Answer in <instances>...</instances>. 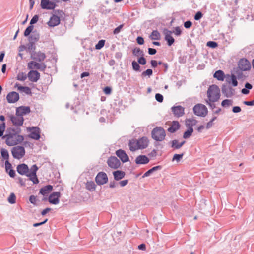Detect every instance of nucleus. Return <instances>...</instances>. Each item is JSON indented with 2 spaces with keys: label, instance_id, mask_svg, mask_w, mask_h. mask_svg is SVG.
I'll list each match as a JSON object with an SVG mask.
<instances>
[{
  "label": "nucleus",
  "instance_id": "obj_1",
  "mask_svg": "<svg viewBox=\"0 0 254 254\" xmlns=\"http://www.w3.org/2000/svg\"><path fill=\"white\" fill-rule=\"evenodd\" d=\"M21 128L19 127H10L7 128L6 134L3 136L5 138L6 144L12 146L21 143L24 140V136L19 135Z\"/></svg>",
  "mask_w": 254,
  "mask_h": 254
},
{
  "label": "nucleus",
  "instance_id": "obj_2",
  "mask_svg": "<svg viewBox=\"0 0 254 254\" xmlns=\"http://www.w3.org/2000/svg\"><path fill=\"white\" fill-rule=\"evenodd\" d=\"M207 96L209 101H217L220 97V91L218 86L216 85L210 86L207 90Z\"/></svg>",
  "mask_w": 254,
  "mask_h": 254
},
{
  "label": "nucleus",
  "instance_id": "obj_3",
  "mask_svg": "<svg viewBox=\"0 0 254 254\" xmlns=\"http://www.w3.org/2000/svg\"><path fill=\"white\" fill-rule=\"evenodd\" d=\"M152 137L156 141L163 140L166 136L165 130L161 127H156L151 132Z\"/></svg>",
  "mask_w": 254,
  "mask_h": 254
},
{
  "label": "nucleus",
  "instance_id": "obj_4",
  "mask_svg": "<svg viewBox=\"0 0 254 254\" xmlns=\"http://www.w3.org/2000/svg\"><path fill=\"white\" fill-rule=\"evenodd\" d=\"M193 110L196 115L200 117L206 116L208 112L206 107L201 104H198L195 105Z\"/></svg>",
  "mask_w": 254,
  "mask_h": 254
},
{
  "label": "nucleus",
  "instance_id": "obj_5",
  "mask_svg": "<svg viewBox=\"0 0 254 254\" xmlns=\"http://www.w3.org/2000/svg\"><path fill=\"white\" fill-rule=\"evenodd\" d=\"M11 153L14 158L19 159L24 156L25 149L23 146H15L12 148Z\"/></svg>",
  "mask_w": 254,
  "mask_h": 254
},
{
  "label": "nucleus",
  "instance_id": "obj_6",
  "mask_svg": "<svg viewBox=\"0 0 254 254\" xmlns=\"http://www.w3.org/2000/svg\"><path fill=\"white\" fill-rule=\"evenodd\" d=\"M38 169V167L36 164H34L29 169L28 175H27V177H29V180L31 181L34 184H38L39 182L36 175Z\"/></svg>",
  "mask_w": 254,
  "mask_h": 254
},
{
  "label": "nucleus",
  "instance_id": "obj_7",
  "mask_svg": "<svg viewBox=\"0 0 254 254\" xmlns=\"http://www.w3.org/2000/svg\"><path fill=\"white\" fill-rule=\"evenodd\" d=\"M221 90L222 94L227 98H231L235 94V90L228 85H223Z\"/></svg>",
  "mask_w": 254,
  "mask_h": 254
},
{
  "label": "nucleus",
  "instance_id": "obj_8",
  "mask_svg": "<svg viewBox=\"0 0 254 254\" xmlns=\"http://www.w3.org/2000/svg\"><path fill=\"white\" fill-rule=\"evenodd\" d=\"M95 181L98 185H103L108 181V178L106 173L99 172L95 177Z\"/></svg>",
  "mask_w": 254,
  "mask_h": 254
},
{
  "label": "nucleus",
  "instance_id": "obj_9",
  "mask_svg": "<svg viewBox=\"0 0 254 254\" xmlns=\"http://www.w3.org/2000/svg\"><path fill=\"white\" fill-rule=\"evenodd\" d=\"M28 68L31 69H36L44 71L46 68V65L44 63L40 64L35 61H30L28 63Z\"/></svg>",
  "mask_w": 254,
  "mask_h": 254
},
{
  "label": "nucleus",
  "instance_id": "obj_10",
  "mask_svg": "<svg viewBox=\"0 0 254 254\" xmlns=\"http://www.w3.org/2000/svg\"><path fill=\"white\" fill-rule=\"evenodd\" d=\"M27 130L31 132V133L28 135V137L38 140L40 138V129L36 127H29L27 128Z\"/></svg>",
  "mask_w": 254,
  "mask_h": 254
},
{
  "label": "nucleus",
  "instance_id": "obj_11",
  "mask_svg": "<svg viewBox=\"0 0 254 254\" xmlns=\"http://www.w3.org/2000/svg\"><path fill=\"white\" fill-rule=\"evenodd\" d=\"M1 155L3 159L5 160V171L6 172H8V170L12 167L11 164L9 161V155L8 151L2 148L1 149Z\"/></svg>",
  "mask_w": 254,
  "mask_h": 254
},
{
  "label": "nucleus",
  "instance_id": "obj_12",
  "mask_svg": "<svg viewBox=\"0 0 254 254\" xmlns=\"http://www.w3.org/2000/svg\"><path fill=\"white\" fill-rule=\"evenodd\" d=\"M108 166L113 169H116L121 166L120 161L115 156L110 157L107 160Z\"/></svg>",
  "mask_w": 254,
  "mask_h": 254
},
{
  "label": "nucleus",
  "instance_id": "obj_13",
  "mask_svg": "<svg viewBox=\"0 0 254 254\" xmlns=\"http://www.w3.org/2000/svg\"><path fill=\"white\" fill-rule=\"evenodd\" d=\"M31 112L29 106H21L16 109V115L23 117L24 115L28 114Z\"/></svg>",
  "mask_w": 254,
  "mask_h": 254
},
{
  "label": "nucleus",
  "instance_id": "obj_14",
  "mask_svg": "<svg viewBox=\"0 0 254 254\" xmlns=\"http://www.w3.org/2000/svg\"><path fill=\"white\" fill-rule=\"evenodd\" d=\"M238 68L243 71L249 70L251 68L250 62L246 59H241L238 63Z\"/></svg>",
  "mask_w": 254,
  "mask_h": 254
},
{
  "label": "nucleus",
  "instance_id": "obj_15",
  "mask_svg": "<svg viewBox=\"0 0 254 254\" xmlns=\"http://www.w3.org/2000/svg\"><path fill=\"white\" fill-rule=\"evenodd\" d=\"M61 193L60 192H52L48 197V201L50 203L56 205L59 203Z\"/></svg>",
  "mask_w": 254,
  "mask_h": 254
},
{
  "label": "nucleus",
  "instance_id": "obj_16",
  "mask_svg": "<svg viewBox=\"0 0 254 254\" xmlns=\"http://www.w3.org/2000/svg\"><path fill=\"white\" fill-rule=\"evenodd\" d=\"M9 118L13 125L16 127L21 126L23 124L24 118L23 117L11 115L9 116Z\"/></svg>",
  "mask_w": 254,
  "mask_h": 254
},
{
  "label": "nucleus",
  "instance_id": "obj_17",
  "mask_svg": "<svg viewBox=\"0 0 254 254\" xmlns=\"http://www.w3.org/2000/svg\"><path fill=\"white\" fill-rule=\"evenodd\" d=\"M172 33V31L168 29L164 28L163 30V34L165 35L164 39L169 46H171L175 42L174 38L171 36Z\"/></svg>",
  "mask_w": 254,
  "mask_h": 254
},
{
  "label": "nucleus",
  "instance_id": "obj_18",
  "mask_svg": "<svg viewBox=\"0 0 254 254\" xmlns=\"http://www.w3.org/2000/svg\"><path fill=\"white\" fill-rule=\"evenodd\" d=\"M31 58L36 61L41 62L46 58V55L45 53L41 51L32 52L31 54Z\"/></svg>",
  "mask_w": 254,
  "mask_h": 254
},
{
  "label": "nucleus",
  "instance_id": "obj_19",
  "mask_svg": "<svg viewBox=\"0 0 254 254\" xmlns=\"http://www.w3.org/2000/svg\"><path fill=\"white\" fill-rule=\"evenodd\" d=\"M6 99L9 103H14L19 99V95L16 92L12 91L7 94Z\"/></svg>",
  "mask_w": 254,
  "mask_h": 254
},
{
  "label": "nucleus",
  "instance_id": "obj_20",
  "mask_svg": "<svg viewBox=\"0 0 254 254\" xmlns=\"http://www.w3.org/2000/svg\"><path fill=\"white\" fill-rule=\"evenodd\" d=\"M171 111L174 115L177 117H182L184 114V108L181 105L172 107Z\"/></svg>",
  "mask_w": 254,
  "mask_h": 254
},
{
  "label": "nucleus",
  "instance_id": "obj_21",
  "mask_svg": "<svg viewBox=\"0 0 254 254\" xmlns=\"http://www.w3.org/2000/svg\"><path fill=\"white\" fill-rule=\"evenodd\" d=\"M29 80L33 82H37L40 77V73L37 70H30L27 74Z\"/></svg>",
  "mask_w": 254,
  "mask_h": 254
},
{
  "label": "nucleus",
  "instance_id": "obj_22",
  "mask_svg": "<svg viewBox=\"0 0 254 254\" xmlns=\"http://www.w3.org/2000/svg\"><path fill=\"white\" fill-rule=\"evenodd\" d=\"M17 172L21 175H28L29 169L27 165L24 163L20 164L18 165L17 166Z\"/></svg>",
  "mask_w": 254,
  "mask_h": 254
},
{
  "label": "nucleus",
  "instance_id": "obj_23",
  "mask_svg": "<svg viewBox=\"0 0 254 254\" xmlns=\"http://www.w3.org/2000/svg\"><path fill=\"white\" fill-rule=\"evenodd\" d=\"M116 155L120 158L123 163L129 161V157L126 152L122 149H119L116 151Z\"/></svg>",
  "mask_w": 254,
  "mask_h": 254
},
{
  "label": "nucleus",
  "instance_id": "obj_24",
  "mask_svg": "<svg viewBox=\"0 0 254 254\" xmlns=\"http://www.w3.org/2000/svg\"><path fill=\"white\" fill-rule=\"evenodd\" d=\"M60 22V17L55 14H53L50 17L49 21L47 22V24L49 27H53L58 25Z\"/></svg>",
  "mask_w": 254,
  "mask_h": 254
},
{
  "label": "nucleus",
  "instance_id": "obj_25",
  "mask_svg": "<svg viewBox=\"0 0 254 254\" xmlns=\"http://www.w3.org/2000/svg\"><path fill=\"white\" fill-rule=\"evenodd\" d=\"M57 6L56 4L54 1H50L48 4L46 6V7L44 8V9H47V10H53V12L55 14H58L61 15V13H63V11L61 10H55V8Z\"/></svg>",
  "mask_w": 254,
  "mask_h": 254
},
{
  "label": "nucleus",
  "instance_id": "obj_26",
  "mask_svg": "<svg viewBox=\"0 0 254 254\" xmlns=\"http://www.w3.org/2000/svg\"><path fill=\"white\" fill-rule=\"evenodd\" d=\"M149 158L145 155H139L135 160L136 164H146L149 163Z\"/></svg>",
  "mask_w": 254,
  "mask_h": 254
},
{
  "label": "nucleus",
  "instance_id": "obj_27",
  "mask_svg": "<svg viewBox=\"0 0 254 254\" xmlns=\"http://www.w3.org/2000/svg\"><path fill=\"white\" fill-rule=\"evenodd\" d=\"M137 142L139 149H145L148 145L149 141L146 137H143L137 140Z\"/></svg>",
  "mask_w": 254,
  "mask_h": 254
},
{
  "label": "nucleus",
  "instance_id": "obj_28",
  "mask_svg": "<svg viewBox=\"0 0 254 254\" xmlns=\"http://www.w3.org/2000/svg\"><path fill=\"white\" fill-rule=\"evenodd\" d=\"M180 127L179 123L177 121L172 122L171 126L168 128V131L170 133H174L178 130Z\"/></svg>",
  "mask_w": 254,
  "mask_h": 254
},
{
  "label": "nucleus",
  "instance_id": "obj_29",
  "mask_svg": "<svg viewBox=\"0 0 254 254\" xmlns=\"http://www.w3.org/2000/svg\"><path fill=\"white\" fill-rule=\"evenodd\" d=\"M40 38L39 33L36 31H33L31 35H30L28 37L29 42H31V43H35L36 42L38 41Z\"/></svg>",
  "mask_w": 254,
  "mask_h": 254
},
{
  "label": "nucleus",
  "instance_id": "obj_30",
  "mask_svg": "<svg viewBox=\"0 0 254 254\" xmlns=\"http://www.w3.org/2000/svg\"><path fill=\"white\" fill-rule=\"evenodd\" d=\"M53 190V186L51 185H46L40 189L39 193L45 196L47 195Z\"/></svg>",
  "mask_w": 254,
  "mask_h": 254
},
{
  "label": "nucleus",
  "instance_id": "obj_31",
  "mask_svg": "<svg viewBox=\"0 0 254 254\" xmlns=\"http://www.w3.org/2000/svg\"><path fill=\"white\" fill-rule=\"evenodd\" d=\"M114 180L119 181L124 178L125 176V172L121 170H116L113 172Z\"/></svg>",
  "mask_w": 254,
  "mask_h": 254
},
{
  "label": "nucleus",
  "instance_id": "obj_32",
  "mask_svg": "<svg viewBox=\"0 0 254 254\" xmlns=\"http://www.w3.org/2000/svg\"><path fill=\"white\" fill-rule=\"evenodd\" d=\"M15 87H17L18 90L21 91V92H23L27 95H31L32 94L31 89L27 86H22L17 83L15 84Z\"/></svg>",
  "mask_w": 254,
  "mask_h": 254
},
{
  "label": "nucleus",
  "instance_id": "obj_33",
  "mask_svg": "<svg viewBox=\"0 0 254 254\" xmlns=\"http://www.w3.org/2000/svg\"><path fill=\"white\" fill-rule=\"evenodd\" d=\"M128 145L129 147V149L131 151H134L137 149H139V146L138 145L137 140L132 139L130 140Z\"/></svg>",
  "mask_w": 254,
  "mask_h": 254
},
{
  "label": "nucleus",
  "instance_id": "obj_34",
  "mask_svg": "<svg viewBox=\"0 0 254 254\" xmlns=\"http://www.w3.org/2000/svg\"><path fill=\"white\" fill-rule=\"evenodd\" d=\"M213 77L219 81H223L225 79V76L222 70H218L214 73Z\"/></svg>",
  "mask_w": 254,
  "mask_h": 254
},
{
  "label": "nucleus",
  "instance_id": "obj_35",
  "mask_svg": "<svg viewBox=\"0 0 254 254\" xmlns=\"http://www.w3.org/2000/svg\"><path fill=\"white\" fill-rule=\"evenodd\" d=\"M162 169V166L160 165L156 166L148 170L147 171H146L142 176V178H145L146 177H148L151 174H152L154 171H156L158 170H161Z\"/></svg>",
  "mask_w": 254,
  "mask_h": 254
},
{
  "label": "nucleus",
  "instance_id": "obj_36",
  "mask_svg": "<svg viewBox=\"0 0 254 254\" xmlns=\"http://www.w3.org/2000/svg\"><path fill=\"white\" fill-rule=\"evenodd\" d=\"M237 78L236 76L232 74L230 76V79L227 78L226 81L228 83L231 84L233 86L236 87L238 85V84Z\"/></svg>",
  "mask_w": 254,
  "mask_h": 254
},
{
  "label": "nucleus",
  "instance_id": "obj_37",
  "mask_svg": "<svg viewBox=\"0 0 254 254\" xmlns=\"http://www.w3.org/2000/svg\"><path fill=\"white\" fill-rule=\"evenodd\" d=\"M149 38L152 40H158L161 38V35L157 30H153L149 36Z\"/></svg>",
  "mask_w": 254,
  "mask_h": 254
},
{
  "label": "nucleus",
  "instance_id": "obj_38",
  "mask_svg": "<svg viewBox=\"0 0 254 254\" xmlns=\"http://www.w3.org/2000/svg\"><path fill=\"white\" fill-rule=\"evenodd\" d=\"M132 54L135 57L144 56L143 51L138 47H136L132 50Z\"/></svg>",
  "mask_w": 254,
  "mask_h": 254
},
{
  "label": "nucleus",
  "instance_id": "obj_39",
  "mask_svg": "<svg viewBox=\"0 0 254 254\" xmlns=\"http://www.w3.org/2000/svg\"><path fill=\"white\" fill-rule=\"evenodd\" d=\"M253 86L249 82H246L245 84V88L242 89L241 92L243 94L247 95L250 92L249 90H251Z\"/></svg>",
  "mask_w": 254,
  "mask_h": 254
},
{
  "label": "nucleus",
  "instance_id": "obj_40",
  "mask_svg": "<svg viewBox=\"0 0 254 254\" xmlns=\"http://www.w3.org/2000/svg\"><path fill=\"white\" fill-rule=\"evenodd\" d=\"M96 186L93 181H88L86 184V188L91 191H93L96 189Z\"/></svg>",
  "mask_w": 254,
  "mask_h": 254
},
{
  "label": "nucleus",
  "instance_id": "obj_41",
  "mask_svg": "<svg viewBox=\"0 0 254 254\" xmlns=\"http://www.w3.org/2000/svg\"><path fill=\"white\" fill-rule=\"evenodd\" d=\"M188 127V129L185 131L183 134V138L184 139H187V138H190L191 135H192V133L193 131V129L192 127Z\"/></svg>",
  "mask_w": 254,
  "mask_h": 254
},
{
  "label": "nucleus",
  "instance_id": "obj_42",
  "mask_svg": "<svg viewBox=\"0 0 254 254\" xmlns=\"http://www.w3.org/2000/svg\"><path fill=\"white\" fill-rule=\"evenodd\" d=\"M186 127H192L193 126H195L197 123V121L193 118L191 119H187L186 120Z\"/></svg>",
  "mask_w": 254,
  "mask_h": 254
},
{
  "label": "nucleus",
  "instance_id": "obj_43",
  "mask_svg": "<svg viewBox=\"0 0 254 254\" xmlns=\"http://www.w3.org/2000/svg\"><path fill=\"white\" fill-rule=\"evenodd\" d=\"M140 64L135 61H133L131 63L133 70L135 72H141V67Z\"/></svg>",
  "mask_w": 254,
  "mask_h": 254
},
{
  "label": "nucleus",
  "instance_id": "obj_44",
  "mask_svg": "<svg viewBox=\"0 0 254 254\" xmlns=\"http://www.w3.org/2000/svg\"><path fill=\"white\" fill-rule=\"evenodd\" d=\"M153 74V70L151 69H147L145 71L142 72L141 74L142 78H145L148 77L150 78Z\"/></svg>",
  "mask_w": 254,
  "mask_h": 254
},
{
  "label": "nucleus",
  "instance_id": "obj_45",
  "mask_svg": "<svg viewBox=\"0 0 254 254\" xmlns=\"http://www.w3.org/2000/svg\"><path fill=\"white\" fill-rule=\"evenodd\" d=\"M170 143L171 144V147L174 149H178L181 148L179 142L177 139L173 140Z\"/></svg>",
  "mask_w": 254,
  "mask_h": 254
},
{
  "label": "nucleus",
  "instance_id": "obj_46",
  "mask_svg": "<svg viewBox=\"0 0 254 254\" xmlns=\"http://www.w3.org/2000/svg\"><path fill=\"white\" fill-rule=\"evenodd\" d=\"M34 26L32 25H30L28 26L25 29L24 32V35L25 37H27L28 36H29L30 34L32 32V30H33Z\"/></svg>",
  "mask_w": 254,
  "mask_h": 254
},
{
  "label": "nucleus",
  "instance_id": "obj_47",
  "mask_svg": "<svg viewBox=\"0 0 254 254\" xmlns=\"http://www.w3.org/2000/svg\"><path fill=\"white\" fill-rule=\"evenodd\" d=\"M243 70H242L239 68H237L235 71V74H236L235 75L236 76L237 78L240 79H242L244 77L243 73Z\"/></svg>",
  "mask_w": 254,
  "mask_h": 254
},
{
  "label": "nucleus",
  "instance_id": "obj_48",
  "mask_svg": "<svg viewBox=\"0 0 254 254\" xmlns=\"http://www.w3.org/2000/svg\"><path fill=\"white\" fill-rule=\"evenodd\" d=\"M8 202L10 204H14L16 202V196L13 192L10 193L7 199Z\"/></svg>",
  "mask_w": 254,
  "mask_h": 254
},
{
  "label": "nucleus",
  "instance_id": "obj_49",
  "mask_svg": "<svg viewBox=\"0 0 254 254\" xmlns=\"http://www.w3.org/2000/svg\"><path fill=\"white\" fill-rule=\"evenodd\" d=\"M232 100L230 99H225L221 102V105L224 107H226L232 105Z\"/></svg>",
  "mask_w": 254,
  "mask_h": 254
},
{
  "label": "nucleus",
  "instance_id": "obj_50",
  "mask_svg": "<svg viewBox=\"0 0 254 254\" xmlns=\"http://www.w3.org/2000/svg\"><path fill=\"white\" fill-rule=\"evenodd\" d=\"M27 75L23 72H21L18 74L17 78L18 80L24 81L27 79Z\"/></svg>",
  "mask_w": 254,
  "mask_h": 254
},
{
  "label": "nucleus",
  "instance_id": "obj_51",
  "mask_svg": "<svg viewBox=\"0 0 254 254\" xmlns=\"http://www.w3.org/2000/svg\"><path fill=\"white\" fill-rule=\"evenodd\" d=\"M105 40L102 39L98 41V43L95 45V48L97 50H100L103 47V46L105 45Z\"/></svg>",
  "mask_w": 254,
  "mask_h": 254
},
{
  "label": "nucleus",
  "instance_id": "obj_52",
  "mask_svg": "<svg viewBox=\"0 0 254 254\" xmlns=\"http://www.w3.org/2000/svg\"><path fill=\"white\" fill-rule=\"evenodd\" d=\"M137 62L141 65H144L146 64L147 61L144 56L139 57L137 59Z\"/></svg>",
  "mask_w": 254,
  "mask_h": 254
},
{
  "label": "nucleus",
  "instance_id": "obj_53",
  "mask_svg": "<svg viewBox=\"0 0 254 254\" xmlns=\"http://www.w3.org/2000/svg\"><path fill=\"white\" fill-rule=\"evenodd\" d=\"M207 46L212 48H215L218 47V44L216 42L212 41H209L207 42L206 44Z\"/></svg>",
  "mask_w": 254,
  "mask_h": 254
},
{
  "label": "nucleus",
  "instance_id": "obj_54",
  "mask_svg": "<svg viewBox=\"0 0 254 254\" xmlns=\"http://www.w3.org/2000/svg\"><path fill=\"white\" fill-rule=\"evenodd\" d=\"M184 155L183 153L182 154H175L174 155L172 161L176 160L177 162H179L183 158Z\"/></svg>",
  "mask_w": 254,
  "mask_h": 254
},
{
  "label": "nucleus",
  "instance_id": "obj_55",
  "mask_svg": "<svg viewBox=\"0 0 254 254\" xmlns=\"http://www.w3.org/2000/svg\"><path fill=\"white\" fill-rule=\"evenodd\" d=\"M5 129V123L2 122L0 124V137L3 136V133Z\"/></svg>",
  "mask_w": 254,
  "mask_h": 254
},
{
  "label": "nucleus",
  "instance_id": "obj_56",
  "mask_svg": "<svg viewBox=\"0 0 254 254\" xmlns=\"http://www.w3.org/2000/svg\"><path fill=\"white\" fill-rule=\"evenodd\" d=\"M17 179L19 181V183L20 184V186H23V187L26 186V181H30L29 178L23 179L21 177H18Z\"/></svg>",
  "mask_w": 254,
  "mask_h": 254
},
{
  "label": "nucleus",
  "instance_id": "obj_57",
  "mask_svg": "<svg viewBox=\"0 0 254 254\" xmlns=\"http://www.w3.org/2000/svg\"><path fill=\"white\" fill-rule=\"evenodd\" d=\"M124 27V24L120 25L119 26L116 27L113 31V34L115 35H117L119 34L120 32L121 29Z\"/></svg>",
  "mask_w": 254,
  "mask_h": 254
},
{
  "label": "nucleus",
  "instance_id": "obj_58",
  "mask_svg": "<svg viewBox=\"0 0 254 254\" xmlns=\"http://www.w3.org/2000/svg\"><path fill=\"white\" fill-rule=\"evenodd\" d=\"M173 32L177 36H180L182 33L181 29L179 26L175 27Z\"/></svg>",
  "mask_w": 254,
  "mask_h": 254
},
{
  "label": "nucleus",
  "instance_id": "obj_59",
  "mask_svg": "<svg viewBox=\"0 0 254 254\" xmlns=\"http://www.w3.org/2000/svg\"><path fill=\"white\" fill-rule=\"evenodd\" d=\"M155 99L159 102L161 103L163 101V96L160 93H156L155 96Z\"/></svg>",
  "mask_w": 254,
  "mask_h": 254
},
{
  "label": "nucleus",
  "instance_id": "obj_60",
  "mask_svg": "<svg viewBox=\"0 0 254 254\" xmlns=\"http://www.w3.org/2000/svg\"><path fill=\"white\" fill-rule=\"evenodd\" d=\"M28 50H31L33 52H35V50L36 49V47L35 46V43H31V42H29V43L27 45Z\"/></svg>",
  "mask_w": 254,
  "mask_h": 254
},
{
  "label": "nucleus",
  "instance_id": "obj_61",
  "mask_svg": "<svg viewBox=\"0 0 254 254\" xmlns=\"http://www.w3.org/2000/svg\"><path fill=\"white\" fill-rule=\"evenodd\" d=\"M39 19V16L38 15H35L31 19L30 22V25H33L37 22Z\"/></svg>",
  "mask_w": 254,
  "mask_h": 254
},
{
  "label": "nucleus",
  "instance_id": "obj_62",
  "mask_svg": "<svg viewBox=\"0 0 254 254\" xmlns=\"http://www.w3.org/2000/svg\"><path fill=\"white\" fill-rule=\"evenodd\" d=\"M203 14L201 11H198L194 15V19L195 20H199L202 17Z\"/></svg>",
  "mask_w": 254,
  "mask_h": 254
},
{
  "label": "nucleus",
  "instance_id": "obj_63",
  "mask_svg": "<svg viewBox=\"0 0 254 254\" xmlns=\"http://www.w3.org/2000/svg\"><path fill=\"white\" fill-rule=\"evenodd\" d=\"M50 1L49 0H41L40 6L42 9L46 7V6L48 4V3Z\"/></svg>",
  "mask_w": 254,
  "mask_h": 254
},
{
  "label": "nucleus",
  "instance_id": "obj_64",
  "mask_svg": "<svg viewBox=\"0 0 254 254\" xmlns=\"http://www.w3.org/2000/svg\"><path fill=\"white\" fill-rule=\"evenodd\" d=\"M192 24V23L191 21H190V20H187L184 22V26L186 28L189 29L191 27Z\"/></svg>",
  "mask_w": 254,
  "mask_h": 254
}]
</instances>
